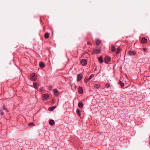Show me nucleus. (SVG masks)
<instances>
[{
	"mask_svg": "<svg viewBox=\"0 0 150 150\" xmlns=\"http://www.w3.org/2000/svg\"><path fill=\"white\" fill-rule=\"evenodd\" d=\"M96 68L95 69V70H96Z\"/></svg>",
	"mask_w": 150,
	"mask_h": 150,
	"instance_id": "nucleus-34",
	"label": "nucleus"
},
{
	"mask_svg": "<svg viewBox=\"0 0 150 150\" xmlns=\"http://www.w3.org/2000/svg\"><path fill=\"white\" fill-rule=\"evenodd\" d=\"M98 60L101 63L103 62V59L102 57V56H100L98 58Z\"/></svg>",
	"mask_w": 150,
	"mask_h": 150,
	"instance_id": "nucleus-15",
	"label": "nucleus"
},
{
	"mask_svg": "<svg viewBox=\"0 0 150 150\" xmlns=\"http://www.w3.org/2000/svg\"><path fill=\"white\" fill-rule=\"evenodd\" d=\"M86 60L84 59H83L81 61V63L83 66H85L87 64Z\"/></svg>",
	"mask_w": 150,
	"mask_h": 150,
	"instance_id": "nucleus-5",
	"label": "nucleus"
},
{
	"mask_svg": "<svg viewBox=\"0 0 150 150\" xmlns=\"http://www.w3.org/2000/svg\"><path fill=\"white\" fill-rule=\"evenodd\" d=\"M106 87L108 88L110 86V84L109 83H107L106 85Z\"/></svg>",
	"mask_w": 150,
	"mask_h": 150,
	"instance_id": "nucleus-28",
	"label": "nucleus"
},
{
	"mask_svg": "<svg viewBox=\"0 0 150 150\" xmlns=\"http://www.w3.org/2000/svg\"><path fill=\"white\" fill-rule=\"evenodd\" d=\"M33 86L34 87V88L35 89H37L38 88V87L39 86V85L37 84L35 82H33Z\"/></svg>",
	"mask_w": 150,
	"mask_h": 150,
	"instance_id": "nucleus-11",
	"label": "nucleus"
},
{
	"mask_svg": "<svg viewBox=\"0 0 150 150\" xmlns=\"http://www.w3.org/2000/svg\"><path fill=\"white\" fill-rule=\"evenodd\" d=\"M55 108H56V107L55 106H53L52 107H50L49 108V110L50 111H52L54 109H55Z\"/></svg>",
	"mask_w": 150,
	"mask_h": 150,
	"instance_id": "nucleus-12",
	"label": "nucleus"
},
{
	"mask_svg": "<svg viewBox=\"0 0 150 150\" xmlns=\"http://www.w3.org/2000/svg\"><path fill=\"white\" fill-rule=\"evenodd\" d=\"M110 60V58L108 57H105V63L107 64L108 63Z\"/></svg>",
	"mask_w": 150,
	"mask_h": 150,
	"instance_id": "nucleus-7",
	"label": "nucleus"
},
{
	"mask_svg": "<svg viewBox=\"0 0 150 150\" xmlns=\"http://www.w3.org/2000/svg\"><path fill=\"white\" fill-rule=\"evenodd\" d=\"M94 76V75L93 74H91L89 76V78L88 79L89 80H90Z\"/></svg>",
	"mask_w": 150,
	"mask_h": 150,
	"instance_id": "nucleus-24",
	"label": "nucleus"
},
{
	"mask_svg": "<svg viewBox=\"0 0 150 150\" xmlns=\"http://www.w3.org/2000/svg\"><path fill=\"white\" fill-rule=\"evenodd\" d=\"M78 91L79 94H82L83 93V89L82 88L81 86H79L78 88Z\"/></svg>",
	"mask_w": 150,
	"mask_h": 150,
	"instance_id": "nucleus-8",
	"label": "nucleus"
},
{
	"mask_svg": "<svg viewBox=\"0 0 150 150\" xmlns=\"http://www.w3.org/2000/svg\"><path fill=\"white\" fill-rule=\"evenodd\" d=\"M53 92L54 93V95L56 96H58L59 93V92L57 89H54Z\"/></svg>",
	"mask_w": 150,
	"mask_h": 150,
	"instance_id": "nucleus-4",
	"label": "nucleus"
},
{
	"mask_svg": "<svg viewBox=\"0 0 150 150\" xmlns=\"http://www.w3.org/2000/svg\"><path fill=\"white\" fill-rule=\"evenodd\" d=\"M28 125L29 126H33L34 125L33 123H30L28 124Z\"/></svg>",
	"mask_w": 150,
	"mask_h": 150,
	"instance_id": "nucleus-27",
	"label": "nucleus"
},
{
	"mask_svg": "<svg viewBox=\"0 0 150 150\" xmlns=\"http://www.w3.org/2000/svg\"><path fill=\"white\" fill-rule=\"evenodd\" d=\"M101 52V50L98 49H95L94 51V53L95 54H100Z\"/></svg>",
	"mask_w": 150,
	"mask_h": 150,
	"instance_id": "nucleus-9",
	"label": "nucleus"
},
{
	"mask_svg": "<svg viewBox=\"0 0 150 150\" xmlns=\"http://www.w3.org/2000/svg\"><path fill=\"white\" fill-rule=\"evenodd\" d=\"M49 33H45V37L46 39H47L49 37Z\"/></svg>",
	"mask_w": 150,
	"mask_h": 150,
	"instance_id": "nucleus-18",
	"label": "nucleus"
},
{
	"mask_svg": "<svg viewBox=\"0 0 150 150\" xmlns=\"http://www.w3.org/2000/svg\"><path fill=\"white\" fill-rule=\"evenodd\" d=\"M141 41L142 42L145 43H146L147 41V40L145 38L143 37Z\"/></svg>",
	"mask_w": 150,
	"mask_h": 150,
	"instance_id": "nucleus-10",
	"label": "nucleus"
},
{
	"mask_svg": "<svg viewBox=\"0 0 150 150\" xmlns=\"http://www.w3.org/2000/svg\"><path fill=\"white\" fill-rule=\"evenodd\" d=\"M89 81V79H85L84 80V82L86 83H87Z\"/></svg>",
	"mask_w": 150,
	"mask_h": 150,
	"instance_id": "nucleus-25",
	"label": "nucleus"
},
{
	"mask_svg": "<svg viewBox=\"0 0 150 150\" xmlns=\"http://www.w3.org/2000/svg\"><path fill=\"white\" fill-rule=\"evenodd\" d=\"M87 44L88 45H90L91 44V43L90 42H88Z\"/></svg>",
	"mask_w": 150,
	"mask_h": 150,
	"instance_id": "nucleus-32",
	"label": "nucleus"
},
{
	"mask_svg": "<svg viewBox=\"0 0 150 150\" xmlns=\"http://www.w3.org/2000/svg\"><path fill=\"white\" fill-rule=\"evenodd\" d=\"M39 64L40 66L42 68H43L45 67V64L42 62H40Z\"/></svg>",
	"mask_w": 150,
	"mask_h": 150,
	"instance_id": "nucleus-19",
	"label": "nucleus"
},
{
	"mask_svg": "<svg viewBox=\"0 0 150 150\" xmlns=\"http://www.w3.org/2000/svg\"><path fill=\"white\" fill-rule=\"evenodd\" d=\"M54 124V122L53 120H50L49 122V124L51 125H53Z\"/></svg>",
	"mask_w": 150,
	"mask_h": 150,
	"instance_id": "nucleus-14",
	"label": "nucleus"
},
{
	"mask_svg": "<svg viewBox=\"0 0 150 150\" xmlns=\"http://www.w3.org/2000/svg\"><path fill=\"white\" fill-rule=\"evenodd\" d=\"M78 106L79 107L81 108L83 107V104L81 102H79L78 104Z\"/></svg>",
	"mask_w": 150,
	"mask_h": 150,
	"instance_id": "nucleus-13",
	"label": "nucleus"
},
{
	"mask_svg": "<svg viewBox=\"0 0 150 150\" xmlns=\"http://www.w3.org/2000/svg\"><path fill=\"white\" fill-rule=\"evenodd\" d=\"M49 96L48 94H44L42 96V99L44 100H45L49 99Z\"/></svg>",
	"mask_w": 150,
	"mask_h": 150,
	"instance_id": "nucleus-2",
	"label": "nucleus"
},
{
	"mask_svg": "<svg viewBox=\"0 0 150 150\" xmlns=\"http://www.w3.org/2000/svg\"><path fill=\"white\" fill-rule=\"evenodd\" d=\"M43 89V87L42 88H41L40 89V91L41 92H42V89Z\"/></svg>",
	"mask_w": 150,
	"mask_h": 150,
	"instance_id": "nucleus-31",
	"label": "nucleus"
},
{
	"mask_svg": "<svg viewBox=\"0 0 150 150\" xmlns=\"http://www.w3.org/2000/svg\"><path fill=\"white\" fill-rule=\"evenodd\" d=\"M52 86H50L49 87V89H50V90H51L52 89Z\"/></svg>",
	"mask_w": 150,
	"mask_h": 150,
	"instance_id": "nucleus-30",
	"label": "nucleus"
},
{
	"mask_svg": "<svg viewBox=\"0 0 150 150\" xmlns=\"http://www.w3.org/2000/svg\"><path fill=\"white\" fill-rule=\"evenodd\" d=\"M0 113L1 114H2V115H3L4 114V112L1 110H0Z\"/></svg>",
	"mask_w": 150,
	"mask_h": 150,
	"instance_id": "nucleus-29",
	"label": "nucleus"
},
{
	"mask_svg": "<svg viewBox=\"0 0 150 150\" xmlns=\"http://www.w3.org/2000/svg\"><path fill=\"white\" fill-rule=\"evenodd\" d=\"M128 54L130 55H134L136 54V52L135 51H132L129 50L128 52Z\"/></svg>",
	"mask_w": 150,
	"mask_h": 150,
	"instance_id": "nucleus-6",
	"label": "nucleus"
},
{
	"mask_svg": "<svg viewBox=\"0 0 150 150\" xmlns=\"http://www.w3.org/2000/svg\"><path fill=\"white\" fill-rule=\"evenodd\" d=\"M144 50L145 51V48H144Z\"/></svg>",
	"mask_w": 150,
	"mask_h": 150,
	"instance_id": "nucleus-33",
	"label": "nucleus"
},
{
	"mask_svg": "<svg viewBox=\"0 0 150 150\" xmlns=\"http://www.w3.org/2000/svg\"><path fill=\"white\" fill-rule=\"evenodd\" d=\"M76 112L78 114L79 116H80V114H81V112H80L79 111V109H77L76 110Z\"/></svg>",
	"mask_w": 150,
	"mask_h": 150,
	"instance_id": "nucleus-22",
	"label": "nucleus"
},
{
	"mask_svg": "<svg viewBox=\"0 0 150 150\" xmlns=\"http://www.w3.org/2000/svg\"><path fill=\"white\" fill-rule=\"evenodd\" d=\"M120 47H118L117 48L116 54H118L120 52Z\"/></svg>",
	"mask_w": 150,
	"mask_h": 150,
	"instance_id": "nucleus-21",
	"label": "nucleus"
},
{
	"mask_svg": "<svg viewBox=\"0 0 150 150\" xmlns=\"http://www.w3.org/2000/svg\"><path fill=\"white\" fill-rule=\"evenodd\" d=\"M100 43L101 41L100 40L98 39L96 40V43L97 45H98Z\"/></svg>",
	"mask_w": 150,
	"mask_h": 150,
	"instance_id": "nucleus-16",
	"label": "nucleus"
},
{
	"mask_svg": "<svg viewBox=\"0 0 150 150\" xmlns=\"http://www.w3.org/2000/svg\"><path fill=\"white\" fill-rule=\"evenodd\" d=\"M2 108H3V109L4 110H6V111L7 112H8V111L7 110L6 108H5V107L4 106H3V107H2Z\"/></svg>",
	"mask_w": 150,
	"mask_h": 150,
	"instance_id": "nucleus-26",
	"label": "nucleus"
},
{
	"mask_svg": "<svg viewBox=\"0 0 150 150\" xmlns=\"http://www.w3.org/2000/svg\"><path fill=\"white\" fill-rule=\"evenodd\" d=\"M83 75L81 74H78L77 76V81H80L82 78Z\"/></svg>",
	"mask_w": 150,
	"mask_h": 150,
	"instance_id": "nucleus-3",
	"label": "nucleus"
},
{
	"mask_svg": "<svg viewBox=\"0 0 150 150\" xmlns=\"http://www.w3.org/2000/svg\"><path fill=\"white\" fill-rule=\"evenodd\" d=\"M119 84L121 86V87L122 88H123V87L124 86V83H123L121 81H120L119 82Z\"/></svg>",
	"mask_w": 150,
	"mask_h": 150,
	"instance_id": "nucleus-17",
	"label": "nucleus"
},
{
	"mask_svg": "<svg viewBox=\"0 0 150 150\" xmlns=\"http://www.w3.org/2000/svg\"><path fill=\"white\" fill-rule=\"evenodd\" d=\"M116 49L115 46L114 45H112V50L111 51L112 52H114L115 51Z\"/></svg>",
	"mask_w": 150,
	"mask_h": 150,
	"instance_id": "nucleus-20",
	"label": "nucleus"
},
{
	"mask_svg": "<svg viewBox=\"0 0 150 150\" xmlns=\"http://www.w3.org/2000/svg\"><path fill=\"white\" fill-rule=\"evenodd\" d=\"M99 87H100V85L98 84H96L95 85V87H96V88H99Z\"/></svg>",
	"mask_w": 150,
	"mask_h": 150,
	"instance_id": "nucleus-23",
	"label": "nucleus"
},
{
	"mask_svg": "<svg viewBox=\"0 0 150 150\" xmlns=\"http://www.w3.org/2000/svg\"><path fill=\"white\" fill-rule=\"evenodd\" d=\"M37 75L35 73L32 74L30 77V79L33 81L36 80L37 79Z\"/></svg>",
	"mask_w": 150,
	"mask_h": 150,
	"instance_id": "nucleus-1",
	"label": "nucleus"
}]
</instances>
